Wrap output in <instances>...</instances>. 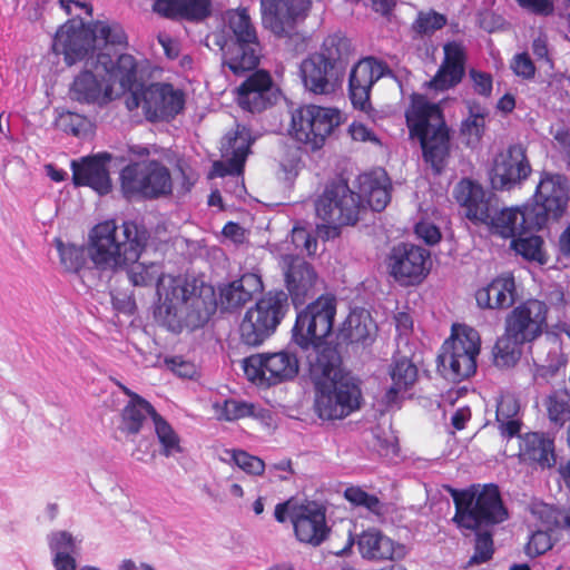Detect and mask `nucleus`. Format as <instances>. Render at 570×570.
I'll list each match as a JSON object with an SVG mask.
<instances>
[{
  "label": "nucleus",
  "instance_id": "c9c22d12",
  "mask_svg": "<svg viewBox=\"0 0 570 570\" xmlns=\"http://www.w3.org/2000/svg\"><path fill=\"white\" fill-rule=\"evenodd\" d=\"M157 415L159 414L147 400L134 394L121 413L122 430L129 434H137L140 432L147 416H150L155 422Z\"/></svg>",
  "mask_w": 570,
  "mask_h": 570
},
{
  "label": "nucleus",
  "instance_id": "37998d69",
  "mask_svg": "<svg viewBox=\"0 0 570 570\" xmlns=\"http://www.w3.org/2000/svg\"><path fill=\"white\" fill-rule=\"evenodd\" d=\"M112 76L118 79L121 88L124 90H128L131 94L132 90H136L137 85V75H138V63L134 56L128 53H122L117 58L115 65L112 62L108 66V71Z\"/></svg>",
  "mask_w": 570,
  "mask_h": 570
},
{
  "label": "nucleus",
  "instance_id": "13d9d810",
  "mask_svg": "<svg viewBox=\"0 0 570 570\" xmlns=\"http://www.w3.org/2000/svg\"><path fill=\"white\" fill-rule=\"evenodd\" d=\"M485 119L466 117L460 127L462 136L466 138L468 145L478 144L485 131Z\"/></svg>",
  "mask_w": 570,
  "mask_h": 570
},
{
  "label": "nucleus",
  "instance_id": "6e6552de",
  "mask_svg": "<svg viewBox=\"0 0 570 570\" xmlns=\"http://www.w3.org/2000/svg\"><path fill=\"white\" fill-rule=\"evenodd\" d=\"M196 292V286L186 277L165 274L157 288V295L163 301L159 309L164 308L167 316L184 317L193 327L203 326L215 313L216 303L206 301Z\"/></svg>",
  "mask_w": 570,
  "mask_h": 570
},
{
  "label": "nucleus",
  "instance_id": "2eb2a0df",
  "mask_svg": "<svg viewBox=\"0 0 570 570\" xmlns=\"http://www.w3.org/2000/svg\"><path fill=\"white\" fill-rule=\"evenodd\" d=\"M111 57L99 53L96 60H86L85 68L75 76L69 86L68 95L73 101L81 105H96L99 107L108 105L114 99V87L107 81L105 75L96 72L99 66L108 71Z\"/></svg>",
  "mask_w": 570,
  "mask_h": 570
},
{
  "label": "nucleus",
  "instance_id": "4be33fe9",
  "mask_svg": "<svg viewBox=\"0 0 570 570\" xmlns=\"http://www.w3.org/2000/svg\"><path fill=\"white\" fill-rule=\"evenodd\" d=\"M292 524L299 542L320 546L330 532L326 509L315 501H304L292 510Z\"/></svg>",
  "mask_w": 570,
  "mask_h": 570
},
{
  "label": "nucleus",
  "instance_id": "423d86ee",
  "mask_svg": "<svg viewBox=\"0 0 570 570\" xmlns=\"http://www.w3.org/2000/svg\"><path fill=\"white\" fill-rule=\"evenodd\" d=\"M451 497L455 508L452 521L459 528L479 531L482 528H494L509 518L500 489L494 483L451 490Z\"/></svg>",
  "mask_w": 570,
  "mask_h": 570
},
{
  "label": "nucleus",
  "instance_id": "c85d7f7f",
  "mask_svg": "<svg viewBox=\"0 0 570 570\" xmlns=\"http://www.w3.org/2000/svg\"><path fill=\"white\" fill-rule=\"evenodd\" d=\"M520 461L541 470L552 469L557 464L554 438L546 432H527L520 435Z\"/></svg>",
  "mask_w": 570,
  "mask_h": 570
},
{
  "label": "nucleus",
  "instance_id": "a19ab883",
  "mask_svg": "<svg viewBox=\"0 0 570 570\" xmlns=\"http://www.w3.org/2000/svg\"><path fill=\"white\" fill-rule=\"evenodd\" d=\"M544 242L542 237L528 233L525 235L515 236L511 239V248L521 255L528 262H534L544 265L548 256L543 249Z\"/></svg>",
  "mask_w": 570,
  "mask_h": 570
},
{
  "label": "nucleus",
  "instance_id": "09e8293b",
  "mask_svg": "<svg viewBox=\"0 0 570 570\" xmlns=\"http://www.w3.org/2000/svg\"><path fill=\"white\" fill-rule=\"evenodd\" d=\"M216 409L218 419L228 422L258 415L254 403L235 399L225 400L220 406L216 405Z\"/></svg>",
  "mask_w": 570,
  "mask_h": 570
},
{
  "label": "nucleus",
  "instance_id": "0eeeda50",
  "mask_svg": "<svg viewBox=\"0 0 570 570\" xmlns=\"http://www.w3.org/2000/svg\"><path fill=\"white\" fill-rule=\"evenodd\" d=\"M336 315V299L332 295H321L296 315L293 327V341L309 358L317 356L325 347L337 348L325 342L331 335Z\"/></svg>",
  "mask_w": 570,
  "mask_h": 570
},
{
  "label": "nucleus",
  "instance_id": "aec40b11",
  "mask_svg": "<svg viewBox=\"0 0 570 570\" xmlns=\"http://www.w3.org/2000/svg\"><path fill=\"white\" fill-rule=\"evenodd\" d=\"M548 306L539 299H528L515 306L505 317L504 331L514 340L531 343L547 327Z\"/></svg>",
  "mask_w": 570,
  "mask_h": 570
},
{
  "label": "nucleus",
  "instance_id": "7c9ffc66",
  "mask_svg": "<svg viewBox=\"0 0 570 570\" xmlns=\"http://www.w3.org/2000/svg\"><path fill=\"white\" fill-rule=\"evenodd\" d=\"M517 299V286L511 273H502L475 292L476 305L482 309H508Z\"/></svg>",
  "mask_w": 570,
  "mask_h": 570
},
{
  "label": "nucleus",
  "instance_id": "412c9836",
  "mask_svg": "<svg viewBox=\"0 0 570 570\" xmlns=\"http://www.w3.org/2000/svg\"><path fill=\"white\" fill-rule=\"evenodd\" d=\"M531 170L527 149L521 144L510 145L493 160L490 173L491 185L494 189L510 190L525 180Z\"/></svg>",
  "mask_w": 570,
  "mask_h": 570
},
{
  "label": "nucleus",
  "instance_id": "6ab92c4d",
  "mask_svg": "<svg viewBox=\"0 0 570 570\" xmlns=\"http://www.w3.org/2000/svg\"><path fill=\"white\" fill-rule=\"evenodd\" d=\"M389 71L384 61L372 56L364 57L352 66L347 91L351 104L355 109L366 114L374 110L371 102L372 88Z\"/></svg>",
  "mask_w": 570,
  "mask_h": 570
},
{
  "label": "nucleus",
  "instance_id": "2f4dec72",
  "mask_svg": "<svg viewBox=\"0 0 570 570\" xmlns=\"http://www.w3.org/2000/svg\"><path fill=\"white\" fill-rule=\"evenodd\" d=\"M387 374L391 386L384 394L387 405L395 404L400 396L413 389L419 379V368L411 357L394 353L389 365Z\"/></svg>",
  "mask_w": 570,
  "mask_h": 570
},
{
  "label": "nucleus",
  "instance_id": "774afa93",
  "mask_svg": "<svg viewBox=\"0 0 570 570\" xmlns=\"http://www.w3.org/2000/svg\"><path fill=\"white\" fill-rule=\"evenodd\" d=\"M346 226L345 224L338 223H325L318 224L316 226V235L322 240L326 242L330 239H334L341 235V227Z\"/></svg>",
  "mask_w": 570,
  "mask_h": 570
},
{
  "label": "nucleus",
  "instance_id": "393cba45",
  "mask_svg": "<svg viewBox=\"0 0 570 570\" xmlns=\"http://www.w3.org/2000/svg\"><path fill=\"white\" fill-rule=\"evenodd\" d=\"M299 71L305 89L320 96L334 94L344 79V75L327 65L314 52L303 59Z\"/></svg>",
  "mask_w": 570,
  "mask_h": 570
},
{
  "label": "nucleus",
  "instance_id": "72a5a7b5",
  "mask_svg": "<svg viewBox=\"0 0 570 570\" xmlns=\"http://www.w3.org/2000/svg\"><path fill=\"white\" fill-rule=\"evenodd\" d=\"M314 53L345 76L351 59L355 55V49L351 39L343 32L337 31L326 36Z\"/></svg>",
  "mask_w": 570,
  "mask_h": 570
},
{
  "label": "nucleus",
  "instance_id": "bf43d9fd",
  "mask_svg": "<svg viewBox=\"0 0 570 570\" xmlns=\"http://www.w3.org/2000/svg\"><path fill=\"white\" fill-rule=\"evenodd\" d=\"M469 76L471 78L473 90L482 97L489 98L492 94L493 89V78L491 73L485 71H480L476 69H471L469 71Z\"/></svg>",
  "mask_w": 570,
  "mask_h": 570
},
{
  "label": "nucleus",
  "instance_id": "f3484780",
  "mask_svg": "<svg viewBox=\"0 0 570 570\" xmlns=\"http://www.w3.org/2000/svg\"><path fill=\"white\" fill-rule=\"evenodd\" d=\"M311 4V0H261L263 26L278 38L292 37Z\"/></svg>",
  "mask_w": 570,
  "mask_h": 570
},
{
  "label": "nucleus",
  "instance_id": "3c124183",
  "mask_svg": "<svg viewBox=\"0 0 570 570\" xmlns=\"http://www.w3.org/2000/svg\"><path fill=\"white\" fill-rule=\"evenodd\" d=\"M534 513L539 515L542 525L550 530H570V510L542 504L535 509Z\"/></svg>",
  "mask_w": 570,
  "mask_h": 570
},
{
  "label": "nucleus",
  "instance_id": "b1692460",
  "mask_svg": "<svg viewBox=\"0 0 570 570\" xmlns=\"http://www.w3.org/2000/svg\"><path fill=\"white\" fill-rule=\"evenodd\" d=\"M443 60L435 75L426 82L431 90L442 92L456 87L465 76L466 51L458 41L443 46Z\"/></svg>",
  "mask_w": 570,
  "mask_h": 570
},
{
  "label": "nucleus",
  "instance_id": "cd10ccee",
  "mask_svg": "<svg viewBox=\"0 0 570 570\" xmlns=\"http://www.w3.org/2000/svg\"><path fill=\"white\" fill-rule=\"evenodd\" d=\"M253 141L250 129L245 125L236 124L235 128L227 131L222 144V153L230 157L227 167L222 161L214 164L217 174L223 177L243 173Z\"/></svg>",
  "mask_w": 570,
  "mask_h": 570
},
{
  "label": "nucleus",
  "instance_id": "ddd939ff",
  "mask_svg": "<svg viewBox=\"0 0 570 570\" xmlns=\"http://www.w3.org/2000/svg\"><path fill=\"white\" fill-rule=\"evenodd\" d=\"M341 120V112L336 108L301 106L292 114L289 134L295 140L316 150L324 146L327 136Z\"/></svg>",
  "mask_w": 570,
  "mask_h": 570
},
{
  "label": "nucleus",
  "instance_id": "f257e3e1",
  "mask_svg": "<svg viewBox=\"0 0 570 570\" xmlns=\"http://www.w3.org/2000/svg\"><path fill=\"white\" fill-rule=\"evenodd\" d=\"M455 199L465 208L468 219L489 226L492 234L513 239L542 229L550 219L558 220L568 207L569 195L560 175L546 174L537 186L533 203L520 208L499 210L495 199L487 197L483 188L470 179L458 184Z\"/></svg>",
  "mask_w": 570,
  "mask_h": 570
},
{
  "label": "nucleus",
  "instance_id": "864d4df0",
  "mask_svg": "<svg viewBox=\"0 0 570 570\" xmlns=\"http://www.w3.org/2000/svg\"><path fill=\"white\" fill-rule=\"evenodd\" d=\"M446 24V17L435 11L420 12L413 23V30L421 35H432Z\"/></svg>",
  "mask_w": 570,
  "mask_h": 570
},
{
  "label": "nucleus",
  "instance_id": "20e7f679",
  "mask_svg": "<svg viewBox=\"0 0 570 570\" xmlns=\"http://www.w3.org/2000/svg\"><path fill=\"white\" fill-rule=\"evenodd\" d=\"M150 233L144 224L115 219L95 225L89 233L88 256L99 271L117 272L138 262L147 247Z\"/></svg>",
  "mask_w": 570,
  "mask_h": 570
},
{
  "label": "nucleus",
  "instance_id": "603ef678",
  "mask_svg": "<svg viewBox=\"0 0 570 570\" xmlns=\"http://www.w3.org/2000/svg\"><path fill=\"white\" fill-rule=\"evenodd\" d=\"M55 124L60 130L76 137L87 134L91 127V122L86 116L69 110L61 111Z\"/></svg>",
  "mask_w": 570,
  "mask_h": 570
},
{
  "label": "nucleus",
  "instance_id": "338daca9",
  "mask_svg": "<svg viewBox=\"0 0 570 570\" xmlns=\"http://www.w3.org/2000/svg\"><path fill=\"white\" fill-rule=\"evenodd\" d=\"M520 7L539 16H550L554 7L551 0H515Z\"/></svg>",
  "mask_w": 570,
  "mask_h": 570
},
{
  "label": "nucleus",
  "instance_id": "5fc2aeb1",
  "mask_svg": "<svg viewBox=\"0 0 570 570\" xmlns=\"http://www.w3.org/2000/svg\"><path fill=\"white\" fill-rule=\"evenodd\" d=\"M96 37L101 38L105 43L126 47L128 45L127 36L122 27L118 23L96 22L94 28Z\"/></svg>",
  "mask_w": 570,
  "mask_h": 570
},
{
  "label": "nucleus",
  "instance_id": "bb28decb",
  "mask_svg": "<svg viewBox=\"0 0 570 570\" xmlns=\"http://www.w3.org/2000/svg\"><path fill=\"white\" fill-rule=\"evenodd\" d=\"M96 33L94 30L86 29L82 23L65 24L56 33L53 40V50L65 56L67 65L71 66L87 56L95 49Z\"/></svg>",
  "mask_w": 570,
  "mask_h": 570
},
{
  "label": "nucleus",
  "instance_id": "1a4fd4ad",
  "mask_svg": "<svg viewBox=\"0 0 570 570\" xmlns=\"http://www.w3.org/2000/svg\"><path fill=\"white\" fill-rule=\"evenodd\" d=\"M481 351V337L468 325L453 324L451 335L441 346L438 368L453 382H461L476 372V358Z\"/></svg>",
  "mask_w": 570,
  "mask_h": 570
},
{
  "label": "nucleus",
  "instance_id": "680f3d73",
  "mask_svg": "<svg viewBox=\"0 0 570 570\" xmlns=\"http://www.w3.org/2000/svg\"><path fill=\"white\" fill-rule=\"evenodd\" d=\"M510 67L517 76L523 79H532L535 75V66L527 52L515 55Z\"/></svg>",
  "mask_w": 570,
  "mask_h": 570
},
{
  "label": "nucleus",
  "instance_id": "58836bf2",
  "mask_svg": "<svg viewBox=\"0 0 570 570\" xmlns=\"http://www.w3.org/2000/svg\"><path fill=\"white\" fill-rule=\"evenodd\" d=\"M519 406L515 400L503 399L498 403L495 420L500 435L504 439L520 438L522 422L515 417Z\"/></svg>",
  "mask_w": 570,
  "mask_h": 570
},
{
  "label": "nucleus",
  "instance_id": "49530a36",
  "mask_svg": "<svg viewBox=\"0 0 570 570\" xmlns=\"http://www.w3.org/2000/svg\"><path fill=\"white\" fill-rule=\"evenodd\" d=\"M155 432L161 445V453L170 456L181 452L180 439L170 424L159 414L154 422Z\"/></svg>",
  "mask_w": 570,
  "mask_h": 570
},
{
  "label": "nucleus",
  "instance_id": "69168bd1",
  "mask_svg": "<svg viewBox=\"0 0 570 570\" xmlns=\"http://www.w3.org/2000/svg\"><path fill=\"white\" fill-rule=\"evenodd\" d=\"M49 546L50 549L56 553L73 552L76 549L73 537L67 531H58L52 533Z\"/></svg>",
  "mask_w": 570,
  "mask_h": 570
},
{
  "label": "nucleus",
  "instance_id": "f03ea898",
  "mask_svg": "<svg viewBox=\"0 0 570 570\" xmlns=\"http://www.w3.org/2000/svg\"><path fill=\"white\" fill-rule=\"evenodd\" d=\"M215 43L223 53V66L235 76L253 71L237 88L235 100L245 111L259 114L273 105V79L268 71L256 69L261 46L248 10L239 8L226 12L225 24L216 35Z\"/></svg>",
  "mask_w": 570,
  "mask_h": 570
},
{
  "label": "nucleus",
  "instance_id": "6e6d98bb",
  "mask_svg": "<svg viewBox=\"0 0 570 570\" xmlns=\"http://www.w3.org/2000/svg\"><path fill=\"white\" fill-rule=\"evenodd\" d=\"M232 460L247 474L262 475L265 471V462L261 458L252 455L244 450H233Z\"/></svg>",
  "mask_w": 570,
  "mask_h": 570
},
{
  "label": "nucleus",
  "instance_id": "e433bc0d",
  "mask_svg": "<svg viewBox=\"0 0 570 570\" xmlns=\"http://www.w3.org/2000/svg\"><path fill=\"white\" fill-rule=\"evenodd\" d=\"M376 330V324L368 313L353 312L344 323L343 334L351 344L365 346L373 342Z\"/></svg>",
  "mask_w": 570,
  "mask_h": 570
},
{
  "label": "nucleus",
  "instance_id": "7ed1b4c3",
  "mask_svg": "<svg viewBox=\"0 0 570 570\" xmlns=\"http://www.w3.org/2000/svg\"><path fill=\"white\" fill-rule=\"evenodd\" d=\"M308 372L315 386L314 410L322 420H342L360 407L361 389L342 368L338 348L325 347L309 358Z\"/></svg>",
  "mask_w": 570,
  "mask_h": 570
},
{
  "label": "nucleus",
  "instance_id": "a18cd8bd",
  "mask_svg": "<svg viewBox=\"0 0 570 570\" xmlns=\"http://www.w3.org/2000/svg\"><path fill=\"white\" fill-rule=\"evenodd\" d=\"M60 263L66 272L79 273L87 263V253L82 246L63 244L59 238L56 239Z\"/></svg>",
  "mask_w": 570,
  "mask_h": 570
},
{
  "label": "nucleus",
  "instance_id": "5701e85b",
  "mask_svg": "<svg viewBox=\"0 0 570 570\" xmlns=\"http://www.w3.org/2000/svg\"><path fill=\"white\" fill-rule=\"evenodd\" d=\"M283 261L287 296L291 297L293 305L297 308L315 295L317 274L314 267L303 257L286 255Z\"/></svg>",
  "mask_w": 570,
  "mask_h": 570
},
{
  "label": "nucleus",
  "instance_id": "9d476101",
  "mask_svg": "<svg viewBox=\"0 0 570 570\" xmlns=\"http://www.w3.org/2000/svg\"><path fill=\"white\" fill-rule=\"evenodd\" d=\"M288 311V296L284 291H269L245 313L240 325V341L247 346H258L281 324Z\"/></svg>",
  "mask_w": 570,
  "mask_h": 570
},
{
  "label": "nucleus",
  "instance_id": "4c0bfd02",
  "mask_svg": "<svg viewBox=\"0 0 570 570\" xmlns=\"http://www.w3.org/2000/svg\"><path fill=\"white\" fill-rule=\"evenodd\" d=\"M391 186L385 175H364L361 178V190L374 212H382L391 200Z\"/></svg>",
  "mask_w": 570,
  "mask_h": 570
},
{
  "label": "nucleus",
  "instance_id": "4d7b16f0",
  "mask_svg": "<svg viewBox=\"0 0 570 570\" xmlns=\"http://www.w3.org/2000/svg\"><path fill=\"white\" fill-rule=\"evenodd\" d=\"M544 530H537L534 531L527 544H525V553L531 557H538L543 553H546L548 550L552 548V540L549 532H552L553 530L548 529L547 527H543Z\"/></svg>",
  "mask_w": 570,
  "mask_h": 570
},
{
  "label": "nucleus",
  "instance_id": "c756f323",
  "mask_svg": "<svg viewBox=\"0 0 570 570\" xmlns=\"http://www.w3.org/2000/svg\"><path fill=\"white\" fill-rule=\"evenodd\" d=\"M357 547L364 559L372 561H397L406 553V547L384 534L377 529L363 531L357 540Z\"/></svg>",
  "mask_w": 570,
  "mask_h": 570
},
{
  "label": "nucleus",
  "instance_id": "dca6fc26",
  "mask_svg": "<svg viewBox=\"0 0 570 570\" xmlns=\"http://www.w3.org/2000/svg\"><path fill=\"white\" fill-rule=\"evenodd\" d=\"M247 379L259 386H272L295 379L299 362L295 353L279 351L254 354L243 362Z\"/></svg>",
  "mask_w": 570,
  "mask_h": 570
},
{
  "label": "nucleus",
  "instance_id": "f704fd0d",
  "mask_svg": "<svg viewBox=\"0 0 570 570\" xmlns=\"http://www.w3.org/2000/svg\"><path fill=\"white\" fill-rule=\"evenodd\" d=\"M153 11L171 20L200 21L210 14V0H157Z\"/></svg>",
  "mask_w": 570,
  "mask_h": 570
},
{
  "label": "nucleus",
  "instance_id": "a211bd4d",
  "mask_svg": "<svg viewBox=\"0 0 570 570\" xmlns=\"http://www.w3.org/2000/svg\"><path fill=\"white\" fill-rule=\"evenodd\" d=\"M430 264L429 250L405 243L394 246L387 257L390 274L405 286L420 284L428 275Z\"/></svg>",
  "mask_w": 570,
  "mask_h": 570
},
{
  "label": "nucleus",
  "instance_id": "79ce46f5",
  "mask_svg": "<svg viewBox=\"0 0 570 570\" xmlns=\"http://www.w3.org/2000/svg\"><path fill=\"white\" fill-rule=\"evenodd\" d=\"M543 405L552 428L560 430L570 423V395L568 393L553 392L544 399Z\"/></svg>",
  "mask_w": 570,
  "mask_h": 570
},
{
  "label": "nucleus",
  "instance_id": "a878e982",
  "mask_svg": "<svg viewBox=\"0 0 570 570\" xmlns=\"http://www.w3.org/2000/svg\"><path fill=\"white\" fill-rule=\"evenodd\" d=\"M111 160L109 153H99L94 156L73 160L71 163L72 181L76 186H87L99 195H106L111 190V179L107 168Z\"/></svg>",
  "mask_w": 570,
  "mask_h": 570
},
{
  "label": "nucleus",
  "instance_id": "c03bdc74",
  "mask_svg": "<svg viewBox=\"0 0 570 570\" xmlns=\"http://www.w3.org/2000/svg\"><path fill=\"white\" fill-rule=\"evenodd\" d=\"M129 282L134 286H151L156 284L158 288L159 279L164 277L163 266L158 263H132V266L127 271Z\"/></svg>",
  "mask_w": 570,
  "mask_h": 570
},
{
  "label": "nucleus",
  "instance_id": "de8ad7c7",
  "mask_svg": "<svg viewBox=\"0 0 570 570\" xmlns=\"http://www.w3.org/2000/svg\"><path fill=\"white\" fill-rule=\"evenodd\" d=\"M344 498L355 507H363L371 513L382 517L385 512L384 504L375 495L366 492L361 487L351 485L344 491Z\"/></svg>",
  "mask_w": 570,
  "mask_h": 570
},
{
  "label": "nucleus",
  "instance_id": "052dcab7",
  "mask_svg": "<svg viewBox=\"0 0 570 570\" xmlns=\"http://www.w3.org/2000/svg\"><path fill=\"white\" fill-rule=\"evenodd\" d=\"M166 364L176 375L183 379H193L198 374L197 366L181 356L166 358Z\"/></svg>",
  "mask_w": 570,
  "mask_h": 570
},
{
  "label": "nucleus",
  "instance_id": "e2e57ef3",
  "mask_svg": "<svg viewBox=\"0 0 570 570\" xmlns=\"http://www.w3.org/2000/svg\"><path fill=\"white\" fill-rule=\"evenodd\" d=\"M348 132L355 141L381 145V140L375 132L362 122L353 121L348 127Z\"/></svg>",
  "mask_w": 570,
  "mask_h": 570
},
{
  "label": "nucleus",
  "instance_id": "8fccbe9b",
  "mask_svg": "<svg viewBox=\"0 0 570 570\" xmlns=\"http://www.w3.org/2000/svg\"><path fill=\"white\" fill-rule=\"evenodd\" d=\"M475 532L474 552L468 566L481 564L492 559L494 553L493 528H482Z\"/></svg>",
  "mask_w": 570,
  "mask_h": 570
},
{
  "label": "nucleus",
  "instance_id": "9b49d317",
  "mask_svg": "<svg viewBox=\"0 0 570 570\" xmlns=\"http://www.w3.org/2000/svg\"><path fill=\"white\" fill-rule=\"evenodd\" d=\"M120 188L127 199H156L171 194V175L158 160L131 163L120 173Z\"/></svg>",
  "mask_w": 570,
  "mask_h": 570
},
{
  "label": "nucleus",
  "instance_id": "473e14b6",
  "mask_svg": "<svg viewBox=\"0 0 570 570\" xmlns=\"http://www.w3.org/2000/svg\"><path fill=\"white\" fill-rule=\"evenodd\" d=\"M263 291V281L258 274L245 273L219 292V301L225 309H236L249 302L253 296Z\"/></svg>",
  "mask_w": 570,
  "mask_h": 570
},
{
  "label": "nucleus",
  "instance_id": "39448f33",
  "mask_svg": "<svg viewBox=\"0 0 570 570\" xmlns=\"http://www.w3.org/2000/svg\"><path fill=\"white\" fill-rule=\"evenodd\" d=\"M405 118L410 136L420 141L424 161L440 174L450 156V132L441 107L414 94Z\"/></svg>",
  "mask_w": 570,
  "mask_h": 570
},
{
  "label": "nucleus",
  "instance_id": "f8f14e48",
  "mask_svg": "<svg viewBox=\"0 0 570 570\" xmlns=\"http://www.w3.org/2000/svg\"><path fill=\"white\" fill-rule=\"evenodd\" d=\"M125 104L130 111L141 107L148 121H170L183 111L185 95L171 83H139L136 90L128 94Z\"/></svg>",
  "mask_w": 570,
  "mask_h": 570
},
{
  "label": "nucleus",
  "instance_id": "4468645a",
  "mask_svg": "<svg viewBox=\"0 0 570 570\" xmlns=\"http://www.w3.org/2000/svg\"><path fill=\"white\" fill-rule=\"evenodd\" d=\"M364 209L362 197L353 191L347 181L340 179L326 185L315 202L316 216L325 223L355 225Z\"/></svg>",
  "mask_w": 570,
  "mask_h": 570
},
{
  "label": "nucleus",
  "instance_id": "ea45409f",
  "mask_svg": "<svg viewBox=\"0 0 570 570\" xmlns=\"http://www.w3.org/2000/svg\"><path fill=\"white\" fill-rule=\"evenodd\" d=\"M522 343L514 340L509 333H504L497 340L493 347V362L495 366L509 368L514 366L522 355Z\"/></svg>",
  "mask_w": 570,
  "mask_h": 570
},
{
  "label": "nucleus",
  "instance_id": "0e129e2a",
  "mask_svg": "<svg viewBox=\"0 0 570 570\" xmlns=\"http://www.w3.org/2000/svg\"><path fill=\"white\" fill-rule=\"evenodd\" d=\"M415 234L428 245H435L441 240L440 228L428 220H421L415 225Z\"/></svg>",
  "mask_w": 570,
  "mask_h": 570
}]
</instances>
